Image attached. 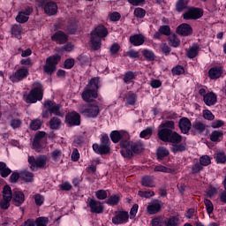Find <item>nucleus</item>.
<instances>
[{
    "label": "nucleus",
    "instance_id": "43",
    "mask_svg": "<svg viewBox=\"0 0 226 226\" xmlns=\"http://www.w3.org/2000/svg\"><path fill=\"white\" fill-rule=\"evenodd\" d=\"M20 177H22V179L24 181H26V183H31V181H33V179H34L33 173H31L29 171H22L20 173Z\"/></svg>",
    "mask_w": 226,
    "mask_h": 226
},
{
    "label": "nucleus",
    "instance_id": "13",
    "mask_svg": "<svg viewBox=\"0 0 226 226\" xmlns=\"http://www.w3.org/2000/svg\"><path fill=\"white\" fill-rule=\"evenodd\" d=\"M88 207H90L91 213H95L96 215H101V213H103V203L97 201L95 200H88Z\"/></svg>",
    "mask_w": 226,
    "mask_h": 226
},
{
    "label": "nucleus",
    "instance_id": "44",
    "mask_svg": "<svg viewBox=\"0 0 226 226\" xmlns=\"http://www.w3.org/2000/svg\"><path fill=\"white\" fill-rule=\"evenodd\" d=\"M152 226H165V217L159 216L152 220Z\"/></svg>",
    "mask_w": 226,
    "mask_h": 226
},
{
    "label": "nucleus",
    "instance_id": "15",
    "mask_svg": "<svg viewBox=\"0 0 226 226\" xmlns=\"http://www.w3.org/2000/svg\"><path fill=\"white\" fill-rule=\"evenodd\" d=\"M160 211H162V202L158 200L151 201L147 207L148 215H156V213H160Z\"/></svg>",
    "mask_w": 226,
    "mask_h": 226
},
{
    "label": "nucleus",
    "instance_id": "11",
    "mask_svg": "<svg viewBox=\"0 0 226 226\" xmlns=\"http://www.w3.org/2000/svg\"><path fill=\"white\" fill-rule=\"evenodd\" d=\"M81 98L84 100V102H94V100L98 98V92L93 90L89 87H86L83 93L81 94Z\"/></svg>",
    "mask_w": 226,
    "mask_h": 226
},
{
    "label": "nucleus",
    "instance_id": "63",
    "mask_svg": "<svg viewBox=\"0 0 226 226\" xmlns=\"http://www.w3.org/2000/svg\"><path fill=\"white\" fill-rule=\"evenodd\" d=\"M160 33H162V34H165L166 36H170V26H162L160 27L159 29Z\"/></svg>",
    "mask_w": 226,
    "mask_h": 226
},
{
    "label": "nucleus",
    "instance_id": "39",
    "mask_svg": "<svg viewBox=\"0 0 226 226\" xmlns=\"http://www.w3.org/2000/svg\"><path fill=\"white\" fill-rule=\"evenodd\" d=\"M169 41L171 47H179V45H181V41H179L176 34H172L169 36Z\"/></svg>",
    "mask_w": 226,
    "mask_h": 226
},
{
    "label": "nucleus",
    "instance_id": "31",
    "mask_svg": "<svg viewBox=\"0 0 226 226\" xmlns=\"http://www.w3.org/2000/svg\"><path fill=\"white\" fill-rule=\"evenodd\" d=\"M222 139H223V132L222 131H214L210 135L212 142H220Z\"/></svg>",
    "mask_w": 226,
    "mask_h": 226
},
{
    "label": "nucleus",
    "instance_id": "64",
    "mask_svg": "<svg viewBox=\"0 0 226 226\" xmlns=\"http://www.w3.org/2000/svg\"><path fill=\"white\" fill-rule=\"evenodd\" d=\"M121 19V14L119 12H112L109 14V20L111 22H117Z\"/></svg>",
    "mask_w": 226,
    "mask_h": 226
},
{
    "label": "nucleus",
    "instance_id": "19",
    "mask_svg": "<svg viewBox=\"0 0 226 226\" xmlns=\"http://www.w3.org/2000/svg\"><path fill=\"white\" fill-rule=\"evenodd\" d=\"M144 41H146V38L142 34H134L130 37V43L134 45V47H140V45H144Z\"/></svg>",
    "mask_w": 226,
    "mask_h": 226
},
{
    "label": "nucleus",
    "instance_id": "8",
    "mask_svg": "<svg viewBox=\"0 0 226 226\" xmlns=\"http://www.w3.org/2000/svg\"><path fill=\"white\" fill-rule=\"evenodd\" d=\"M204 15V11H202L200 8H190L185 13L183 14L185 20H197V19H200Z\"/></svg>",
    "mask_w": 226,
    "mask_h": 226
},
{
    "label": "nucleus",
    "instance_id": "6",
    "mask_svg": "<svg viewBox=\"0 0 226 226\" xmlns=\"http://www.w3.org/2000/svg\"><path fill=\"white\" fill-rule=\"evenodd\" d=\"M79 110L83 116L92 118L98 117V115L100 114V107H98V105L90 104L86 107V105L81 104L79 107Z\"/></svg>",
    "mask_w": 226,
    "mask_h": 226
},
{
    "label": "nucleus",
    "instance_id": "5",
    "mask_svg": "<svg viewBox=\"0 0 226 226\" xmlns=\"http://www.w3.org/2000/svg\"><path fill=\"white\" fill-rule=\"evenodd\" d=\"M49 162V157L47 155H40L36 159L34 156H28V163L32 170H36V169H45Z\"/></svg>",
    "mask_w": 226,
    "mask_h": 226
},
{
    "label": "nucleus",
    "instance_id": "28",
    "mask_svg": "<svg viewBox=\"0 0 226 226\" xmlns=\"http://www.w3.org/2000/svg\"><path fill=\"white\" fill-rule=\"evenodd\" d=\"M87 87H91L92 90L96 91L98 93V89L100 87V78H98V77L92 78L89 80Z\"/></svg>",
    "mask_w": 226,
    "mask_h": 226
},
{
    "label": "nucleus",
    "instance_id": "17",
    "mask_svg": "<svg viewBox=\"0 0 226 226\" xmlns=\"http://www.w3.org/2000/svg\"><path fill=\"white\" fill-rule=\"evenodd\" d=\"M177 33L181 36H190L193 33L192 26L184 23L177 26Z\"/></svg>",
    "mask_w": 226,
    "mask_h": 226
},
{
    "label": "nucleus",
    "instance_id": "36",
    "mask_svg": "<svg viewBox=\"0 0 226 226\" xmlns=\"http://www.w3.org/2000/svg\"><path fill=\"white\" fill-rule=\"evenodd\" d=\"M215 159L216 163H221V164L226 163L225 152H223V151L217 152L215 154Z\"/></svg>",
    "mask_w": 226,
    "mask_h": 226
},
{
    "label": "nucleus",
    "instance_id": "40",
    "mask_svg": "<svg viewBox=\"0 0 226 226\" xmlns=\"http://www.w3.org/2000/svg\"><path fill=\"white\" fill-rule=\"evenodd\" d=\"M119 200H121V196H119V195H113V196H110L108 199L106 203L109 206H117V204H119Z\"/></svg>",
    "mask_w": 226,
    "mask_h": 226
},
{
    "label": "nucleus",
    "instance_id": "33",
    "mask_svg": "<svg viewBox=\"0 0 226 226\" xmlns=\"http://www.w3.org/2000/svg\"><path fill=\"white\" fill-rule=\"evenodd\" d=\"M0 174L2 177H8L10 174H11V170L6 167V163L0 162Z\"/></svg>",
    "mask_w": 226,
    "mask_h": 226
},
{
    "label": "nucleus",
    "instance_id": "29",
    "mask_svg": "<svg viewBox=\"0 0 226 226\" xmlns=\"http://www.w3.org/2000/svg\"><path fill=\"white\" fill-rule=\"evenodd\" d=\"M168 142H172V144H180V142H183V137L176 132H171V134L170 136V139Z\"/></svg>",
    "mask_w": 226,
    "mask_h": 226
},
{
    "label": "nucleus",
    "instance_id": "21",
    "mask_svg": "<svg viewBox=\"0 0 226 226\" xmlns=\"http://www.w3.org/2000/svg\"><path fill=\"white\" fill-rule=\"evenodd\" d=\"M44 11L49 16L56 15L57 13V4L52 2L48 3L44 5Z\"/></svg>",
    "mask_w": 226,
    "mask_h": 226
},
{
    "label": "nucleus",
    "instance_id": "34",
    "mask_svg": "<svg viewBox=\"0 0 226 226\" xmlns=\"http://www.w3.org/2000/svg\"><path fill=\"white\" fill-rule=\"evenodd\" d=\"M61 126V119H59L57 117H54L49 121V128L51 130H59V127Z\"/></svg>",
    "mask_w": 226,
    "mask_h": 226
},
{
    "label": "nucleus",
    "instance_id": "52",
    "mask_svg": "<svg viewBox=\"0 0 226 226\" xmlns=\"http://www.w3.org/2000/svg\"><path fill=\"white\" fill-rule=\"evenodd\" d=\"M151 135H153V128L147 127L140 132L139 137L141 139H147V137H151Z\"/></svg>",
    "mask_w": 226,
    "mask_h": 226
},
{
    "label": "nucleus",
    "instance_id": "35",
    "mask_svg": "<svg viewBox=\"0 0 226 226\" xmlns=\"http://www.w3.org/2000/svg\"><path fill=\"white\" fill-rule=\"evenodd\" d=\"M3 197L5 200H11L13 194L11 193V187L5 185L3 190Z\"/></svg>",
    "mask_w": 226,
    "mask_h": 226
},
{
    "label": "nucleus",
    "instance_id": "18",
    "mask_svg": "<svg viewBox=\"0 0 226 226\" xmlns=\"http://www.w3.org/2000/svg\"><path fill=\"white\" fill-rule=\"evenodd\" d=\"M178 127L182 133H188L192 130V121L188 117H182L178 122Z\"/></svg>",
    "mask_w": 226,
    "mask_h": 226
},
{
    "label": "nucleus",
    "instance_id": "23",
    "mask_svg": "<svg viewBox=\"0 0 226 226\" xmlns=\"http://www.w3.org/2000/svg\"><path fill=\"white\" fill-rule=\"evenodd\" d=\"M46 133L45 132H39L34 138V143H33V148L34 149V151H36V153H40L41 152V148L39 147V144H40V140H41V139H43V137H45Z\"/></svg>",
    "mask_w": 226,
    "mask_h": 226
},
{
    "label": "nucleus",
    "instance_id": "24",
    "mask_svg": "<svg viewBox=\"0 0 226 226\" xmlns=\"http://www.w3.org/2000/svg\"><path fill=\"white\" fill-rule=\"evenodd\" d=\"M53 41H56V43H59L60 45L63 43H66L68 41V37L63 32H56L52 37Z\"/></svg>",
    "mask_w": 226,
    "mask_h": 226
},
{
    "label": "nucleus",
    "instance_id": "48",
    "mask_svg": "<svg viewBox=\"0 0 226 226\" xmlns=\"http://www.w3.org/2000/svg\"><path fill=\"white\" fill-rule=\"evenodd\" d=\"M200 163L203 167H207V165H211V157L209 155H203L200 158Z\"/></svg>",
    "mask_w": 226,
    "mask_h": 226
},
{
    "label": "nucleus",
    "instance_id": "20",
    "mask_svg": "<svg viewBox=\"0 0 226 226\" xmlns=\"http://www.w3.org/2000/svg\"><path fill=\"white\" fill-rule=\"evenodd\" d=\"M171 133L172 132L169 129H163L160 127L158 129V138L160 140H162V142H169Z\"/></svg>",
    "mask_w": 226,
    "mask_h": 226
},
{
    "label": "nucleus",
    "instance_id": "51",
    "mask_svg": "<svg viewBox=\"0 0 226 226\" xmlns=\"http://www.w3.org/2000/svg\"><path fill=\"white\" fill-rule=\"evenodd\" d=\"M61 156H63V152L59 149H55L51 153V157L54 160V162H59V160H61Z\"/></svg>",
    "mask_w": 226,
    "mask_h": 226
},
{
    "label": "nucleus",
    "instance_id": "46",
    "mask_svg": "<svg viewBox=\"0 0 226 226\" xmlns=\"http://www.w3.org/2000/svg\"><path fill=\"white\" fill-rule=\"evenodd\" d=\"M185 150H186V144L185 143L172 146L173 153H183V151H185Z\"/></svg>",
    "mask_w": 226,
    "mask_h": 226
},
{
    "label": "nucleus",
    "instance_id": "59",
    "mask_svg": "<svg viewBox=\"0 0 226 226\" xmlns=\"http://www.w3.org/2000/svg\"><path fill=\"white\" fill-rule=\"evenodd\" d=\"M203 117L204 119H207L208 121H213L215 119V115L209 109L203 110Z\"/></svg>",
    "mask_w": 226,
    "mask_h": 226
},
{
    "label": "nucleus",
    "instance_id": "57",
    "mask_svg": "<svg viewBox=\"0 0 226 226\" xmlns=\"http://www.w3.org/2000/svg\"><path fill=\"white\" fill-rule=\"evenodd\" d=\"M142 54L146 59H148V61H154V53L151 50L145 49L142 51Z\"/></svg>",
    "mask_w": 226,
    "mask_h": 226
},
{
    "label": "nucleus",
    "instance_id": "12",
    "mask_svg": "<svg viewBox=\"0 0 226 226\" xmlns=\"http://www.w3.org/2000/svg\"><path fill=\"white\" fill-rule=\"evenodd\" d=\"M29 75V69L23 67L20 69H18L14 75L11 76L10 79L11 82H19L20 80H23V79H26Z\"/></svg>",
    "mask_w": 226,
    "mask_h": 226
},
{
    "label": "nucleus",
    "instance_id": "16",
    "mask_svg": "<svg viewBox=\"0 0 226 226\" xmlns=\"http://www.w3.org/2000/svg\"><path fill=\"white\" fill-rule=\"evenodd\" d=\"M31 13H33V8L29 7L25 11L19 12L18 16L16 17V20L19 24H26V22L29 20V15H31Z\"/></svg>",
    "mask_w": 226,
    "mask_h": 226
},
{
    "label": "nucleus",
    "instance_id": "42",
    "mask_svg": "<svg viewBox=\"0 0 226 226\" xmlns=\"http://www.w3.org/2000/svg\"><path fill=\"white\" fill-rule=\"evenodd\" d=\"M11 34L15 36V38H20L22 34V26L20 25H14L11 27Z\"/></svg>",
    "mask_w": 226,
    "mask_h": 226
},
{
    "label": "nucleus",
    "instance_id": "26",
    "mask_svg": "<svg viewBox=\"0 0 226 226\" xmlns=\"http://www.w3.org/2000/svg\"><path fill=\"white\" fill-rule=\"evenodd\" d=\"M204 102L208 107H211V105H215V103H216V94H215V93L213 92L207 93L204 96Z\"/></svg>",
    "mask_w": 226,
    "mask_h": 226
},
{
    "label": "nucleus",
    "instance_id": "2",
    "mask_svg": "<svg viewBox=\"0 0 226 226\" xmlns=\"http://www.w3.org/2000/svg\"><path fill=\"white\" fill-rule=\"evenodd\" d=\"M120 146L121 154L124 158H132L133 156V153H141L144 151V145L140 142H130L128 140L121 141Z\"/></svg>",
    "mask_w": 226,
    "mask_h": 226
},
{
    "label": "nucleus",
    "instance_id": "32",
    "mask_svg": "<svg viewBox=\"0 0 226 226\" xmlns=\"http://www.w3.org/2000/svg\"><path fill=\"white\" fill-rule=\"evenodd\" d=\"M124 137V132H120L117 131H113L110 134V139L115 144H117V142H119V140H121V139H123Z\"/></svg>",
    "mask_w": 226,
    "mask_h": 226
},
{
    "label": "nucleus",
    "instance_id": "60",
    "mask_svg": "<svg viewBox=\"0 0 226 226\" xmlns=\"http://www.w3.org/2000/svg\"><path fill=\"white\" fill-rule=\"evenodd\" d=\"M173 75H183L185 73V68L181 65H177L172 69Z\"/></svg>",
    "mask_w": 226,
    "mask_h": 226
},
{
    "label": "nucleus",
    "instance_id": "61",
    "mask_svg": "<svg viewBox=\"0 0 226 226\" xmlns=\"http://www.w3.org/2000/svg\"><path fill=\"white\" fill-rule=\"evenodd\" d=\"M34 199L36 206H41L43 202H45V198H43V196H41V194H35L34 196Z\"/></svg>",
    "mask_w": 226,
    "mask_h": 226
},
{
    "label": "nucleus",
    "instance_id": "56",
    "mask_svg": "<svg viewBox=\"0 0 226 226\" xmlns=\"http://www.w3.org/2000/svg\"><path fill=\"white\" fill-rule=\"evenodd\" d=\"M95 196L99 200H105L107 199V191L105 190H99L95 192Z\"/></svg>",
    "mask_w": 226,
    "mask_h": 226
},
{
    "label": "nucleus",
    "instance_id": "38",
    "mask_svg": "<svg viewBox=\"0 0 226 226\" xmlns=\"http://www.w3.org/2000/svg\"><path fill=\"white\" fill-rule=\"evenodd\" d=\"M154 172H164L166 174H173L174 170L167 168L163 165H157L154 168Z\"/></svg>",
    "mask_w": 226,
    "mask_h": 226
},
{
    "label": "nucleus",
    "instance_id": "53",
    "mask_svg": "<svg viewBox=\"0 0 226 226\" xmlns=\"http://www.w3.org/2000/svg\"><path fill=\"white\" fill-rule=\"evenodd\" d=\"M187 6H188V2L185 3V0H179L177 3L176 8H177V11H183V10H186Z\"/></svg>",
    "mask_w": 226,
    "mask_h": 226
},
{
    "label": "nucleus",
    "instance_id": "7",
    "mask_svg": "<svg viewBox=\"0 0 226 226\" xmlns=\"http://www.w3.org/2000/svg\"><path fill=\"white\" fill-rule=\"evenodd\" d=\"M61 61V56L58 55L49 56L46 59V64L44 65L45 73H49L52 75L54 72H56V66H57V63Z\"/></svg>",
    "mask_w": 226,
    "mask_h": 226
},
{
    "label": "nucleus",
    "instance_id": "45",
    "mask_svg": "<svg viewBox=\"0 0 226 226\" xmlns=\"http://www.w3.org/2000/svg\"><path fill=\"white\" fill-rule=\"evenodd\" d=\"M134 17L136 19H144L146 17V10L138 7L134 10Z\"/></svg>",
    "mask_w": 226,
    "mask_h": 226
},
{
    "label": "nucleus",
    "instance_id": "27",
    "mask_svg": "<svg viewBox=\"0 0 226 226\" xmlns=\"http://www.w3.org/2000/svg\"><path fill=\"white\" fill-rule=\"evenodd\" d=\"M164 226H179V215L170 216L169 218H165Z\"/></svg>",
    "mask_w": 226,
    "mask_h": 226
},
{
    "label": "nucleus",
    "instance_id": "47",
    "mask_svg": "<svg viewBox=\"0 0 226 226\" xmlns=\"http://www.w3.org/2000/svg\"><path fill=\"white\" fill-rule=\"evenodd\" d=\"M165 156H169V150L165 147H159L157 150V158L162 160V158H165Z\"/></svg>",
    "mask_w": 226,
    "mask_h": 226
},
{
    "label": "nucleus",
    "instance_id": "49",
    "mask_svg": "<svg viewBox=\"0 0 226 226\" xmlns=\"http://www.w3.org/2000/svg\"><path fill=\"white\" fill-rule=\"evenodd\" d=\"M137 102V94H129L126 97V103L127 105H135Z\"/></svg>",
    "mask_w": 226,
    "mask_h": 226
},
{
    "label": "nucleus",
    "instance_id": "25",
    "mask_svg": "<svg viewBox=\"0 0 226 226\" xmlns=\"http://www.w3.org/2000/svg\"><path fill=\"white\" fill-rule=\"evenodd\" d=\"M12 199L15 206H21V204L24 203L26 197L22 192L18 191L14 192Z\"/></svg>",
    "mask_w": 226,
    "mask_h": 226
},
{
    "label": "nucleus",
    "instance_id": "4",
    "mask_svg": "<svg viewBox=\"0 0 226 226\" xmlns=\"http://www.w3.org/2000/svg\"><path fill=\"white\" fill-rule=\"evenodd\" d=\"M93 150L97 154H109V153H110L109 136L107 134L102 135L101 138V144H94Z\"/></svg>",
    "mask_w": 226,
    "mask_h": 226
},
{
    "label": "nucleus",
    "instance_id": "9",
    "mask_svg": "<svg viewBox=\"0 0 226 226\" xmlns=\"http://www.w3.org/2000/svg\"><path fill=\"white\" fill-rule=\"evenodd\" d=\"M44 107L49 110V114L63 117L64 114L61 111V104H56V102L52 101H46L44 102Z\"/></svg>",
    "mask_w": 226,
    "mask_h": 226
},
{
    "label": "nucleus",
    "instance_id": "54",
    "mask_svg": "<svg viewBox=\"0 0 226 226\" xmlns=\"http://www.w3.org/2000/svg\"><path fill=\"white\" fill-rule=\"evenodd\" d=\"M204 204L207 207V213L208 215H211V213H213V211H215V207L213 206V202H211V200H205Z\"/></svg>",
    "mask_w": 226,
    "mask_h": 226
},
{
    "label": "nucleus",
    "instance_id": "50",
    "mask_svg": "<svg viewBox=\"0 0 226 226\" xmlns=\"http://www.w3.org/2000/svg\"><path fill=\"white\" fill-rule=\"evenodd\" d=\"M43 123L40 119H35L30 124L31 130H40Z\"/></svg>",
    "mask_w": 226,
    "mask_h": 226
},
{
    "label": "nucleus",
    "instance_id": "55",
    "mask_svg": "<svg viewBox=\"0 0 226 226\" xmlns=\"http://www.w3.org/2000/svg\"><path fill=\"white\" fill-rule=\"evenodd\" d=\"M133 79H135V74L132 72H128L124 77V81L125 84H130Z\"/></svg>",
    "mask_w": 226,
    "mask_h": 226
},
{
    "label": "nucleus",
    "instance_id": "22",
    "mask_svg": "<svg viewBox=\"0 0 226 226\" xmlns=\"http://www.w3.org/2000/svg\"><path fill=\"white\" fill-rule=\"evenodd\" d=\"M222 73H223L222 67H213L208 71V77L212 80H215L216 79H220V77H222Z\"/></svg>",
    "mask_w": 226,
    "mask_h": 226
},
{
    "label": "nucleus",
    "instance_id": "3",
    "mask_svg": "<svg viewBox=\"0 0 226 226\" xmlns=\"http://www.w3.org/2000/svg\"><path fill=\"white\" fill-rule=\"evenodd\" d=\"M34 87L26 97V103H36V102L43 100V87L40 83H34Z\"/></svg>",
    "mask_w": 226,
    "mask_h": 226
},
{
    "label": "nucleus",
    "instance_id": "41",
    "mask_svg": "<svg viewBox=\"0 0 226 226\" xmlns=\"http://www.w3.org/2000/svg\"><path fill=\"white\" fill-rule=\"evenodd\" d=\"M142 185L143 186L153 188L154 186V178L153 177H145L142 178Z\"/></svg>",
    "mask_w": 226,
    "mask_h": 226
},
{
    "label": "nucleus",
    "instance_id": "58",
    "mask_svg": "<svg viewBox=\"0 0 226 226\" xmlns=\"http://www.w3.org/2000/svg\"><path fill=\"white\" fill-rule=\"evenodd\" d=\"M139 197H144L145 199H150V197L154 196V192L153 191H139Z\"/></svg>",
    "mask_w": 226,
    "mask_h": 226
},
{
    "label": "nucleus",
    "instance_id": "30",
    "mask_svg": "<svg viewBox=\"0 0 226 226\" xmlns=\"http://www.w3.org/2000/svg\"><path fill=\"white\" fill-rule=\"evenodd\" d=\"M199 45L194 44L191 46L187 50V56L191 59H193V57H197V54H199Z\"/></svg>",
    "mask_w": 226,
    "mask_h": 226
},
{
    "label": "nucleus",
    "instance_id": "37",
    "mask_svg": "<svg viewBox=\"0 0 226 226\" xmlns=\"http://www.w3.org/2000/svg\"><path fill=\"white\" fill-rule=\"evenodd\" d=\"M159 128H163L164 130H170V132H172V130H175L176 128V124L174 121H166L162 123L159 125Z\"/></svg>",
    "mask_w": 226,
    "mask_h": 226
},
{
    "label": "nucleus",
    "instance_id": "62",
    "mask_svg": "<svg viewBox=\"0 0 226 226\" xmlns=\"http://www.w3.org/2000/svg\"><path fill=\"white\" fill-rule=\"evenodd\" d=\"M37 226H47L49 223V218L40 217L36 220Z\"/></svg>",
    "mask_w": 226,
    "mask_h": 226
},
{
    "label": "nucleus",
    "instance_id": "10",
    "mask_svg": "<svg viewBox=\"0 0 226 226\" xmlns=\"http://www.w3.org/2000/svg\"><path fill=\"white\" fill-rule=\"evenodd\" d=\"M130 218V215L126 211L116 212L115 216L112 218V223L114 225H121L123 223H127Z\"/></svg>",
    "mask_w": 226,
    "mask_h": 226
},
{
    "label": "nucleus",
    "instance_id": "14",
    "mask_svg": "<svg viewBox=\"0 0 226 226\" xmlns=\"http://www.w3.org/2000/svg\"><path fill=\"white\" fill-rule=\"evenodd\" d=\"M65 121L71 126H79L80 124V115L75 111L68 113L65 116Z\"/></svg>",
    "mask_w": 226,
    "mask_h": 226
},
{
    "label": "nucleus",
    "instance_id": "1",
    "mask_svg": "<svg viewBox=\"0 0 226 226\" xmlns=\"http://www.w3.org/2000/svg\"><path fill=\"white\" fill-rule=\"evenodd\" d=\"M109 30L103 26H96L90 34V47L92 50L102 49V38H107Z\"/></svg>",
    "mask_w": 226,
    "mask_h": 226
}]
</instances>
